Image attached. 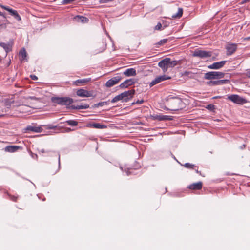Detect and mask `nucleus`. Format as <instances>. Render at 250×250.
<instances>
[{"label":"nucleus","instance_id":"c03bdc74","mask_svg":"<svg viewBox=\"0 0 250 250\" xmlns=\"http://www.w3.org/2000/svg\"><path fill=\"white\" fill-rule=\"evenodd\" d=\"M17 11L15 10H13V11L10 14L11 16H14V15H15Z\"/></svg>","mask_w":250,"mask_h":250},{"label":"nucleus","instance_id":"423d86ee","mask_svg":"<svg viewBox=\"0 0 250 250\" xmlns=\"http://www.w3.org/2000/svg\"><path fill=\"white\" fill-rule=\"evenodd\" d=\"M122 79V77L120 75H118L108 80L105 83V86L107 87H111L117 84Z\"/></svg>","mask_w":250,"mask_h":250},{"label":"nucleus","instance_id":"6e6552de","mask_svg":"<svg viewBox=\"0 0 250 250\" xmlns=\"http://www.w3.org/2000/svg\"><path fill=\"white\" fill-rule=\"evenodd\" d=\"M170 79V77L167 76L165 75L159 76L155 78L152 82L149 83L150 87H152L154 85L166 80Z\"/></svg>","mask_w":250,"mask_h":250},{"label":"nucleus","instance_id":"a19ab883","mask_svg":"<svg viewBox=\"0 0 250 250\" xmlns=\"http://www.w3.org/2000/svg\"><path fill=\"white\" fill-rule=\"evenodd\" d=\"M39 152L40 153H45V152H46V153L50 152L51 151H50V150H46V151H45L44 149H42L41 150H39Z\"/></svg>","mask_w":250,"mask_h":250},{"label":"nucleus","instance_id":"79ce46f5","mask_svg":"<svg viewBox=\"0 0 250 250\" xmlns=\"http://www.w3.org/2000/svg\"><path fill=\"white\" fill-rule=\"evenodd\" d=\"M30 78L33 80H38V77L36 75H30Z\"/></svg>","mask_w":250,"mask_h":250},{"label":"nucleus","instance_id":"412c9836","mask_svg":"<svg viewBox=\"0 0 250 250\" xmlns=\"http://www.w3.org/2000/svg\"><path fill=\"white\" fill-rule=\"evenodd\" d=\"M89 107V104H81V105H78L77 106H75L74 105H72L70 107H69V108L72 109H87Z\"/></svg>","mask_w":250,"mask_h":250},{"label":"nucleus","instance_id":"4be33fe9","mask_svg":"<svg viewBox=\"0 0 250 250\" xmlns=\"http://www.w3.org/2000/svg\"><path fill=\"white\" fill-rule=\"evenodd\" d=\"M0 46L5 50L6 54L8 52H10L12 49V45L9 43L0 42Z\"/></svg>","mask_w":250,"mask_h":250},{"label":"nucleus","instance_id":"aec40b11","mask_svg":"<svg viewBox=\"0 0 250 250\" xmlns=\"http://www.w3.org/2000/svg\"><path fill=\"white\" fill-rule=\"evenodd\" d=\"M91 81V78H85L82 79H78L74 82H73V84L79 86L84 83H87Z\"/></svg>","mask_w":250,"mask_h":250},{"label":"nucleus","instance_id":"0eeeda50","mask_svg":"<svg viewBox=\"0 0 250 250\" xmlns=\"http://www.w3.org/2000/svg\"><path fill=\"white\" fill-rule=\"evenodd\" d=\"M230 82L229 80L224 79V80H215V81H209L207 82V84L209 86H216V85H221L225 84L227 83H229Z\"/></svg>","mask_w":250,"mask_h":250},{"label":"nucleus","instance_id":"7c9ffc66","mask_svg":"<svg viewBox=\"0 0 250 250\" xmlns=\"http://www.w3.org/2000/svg\"><path fill=\"white\" fill-rule=\"evenodd\" d=\"M0 7H1L3 9H4L6 11H7L9 14H11V13L13 11V10L14 9L11 8L9 6H5V5H3L1 4H0Z\"/></svg>","mask_w":250,"mask_h":250},{"label":"nucleus","instance_id":"cd10ccee","mask_svg":"<svg viewBox=\"0 0 250 250\" xmlns=\"http://www.w3.org/2000/svg\"><path fill=\"white\" fill-rule=\"evenodd\" d=\"M197 74V72L186 71L184 72L183 75L185 76H188L190 78H193L195 74Z\"/></svg>","mask_w":250,"mask_h":250},{"label":"nucleus","instance_id":"f03ea898","mask_svg":"<svg viewBox=\"0 0 250 250\" xmlns=\"http://www.w3.org/2000/svg\"><path fill=\"white\" fill-rule=\"evenodd\" d=\"M51 100L53 103L57 104H58L65 105L66 106L70 105L73 103V99L68 97H54L51 98Z\"/></svg>","mask_w":250,"mask_h":250},{"label":"nucleus","instance_id":"a18cd8bd","mask_svg":"<svg viewBox=\"0 0 250 250\" xmlns=\"http://www.w3.org/2000/svg\"><path fill=\"white\" fill-rule=\"evenodd\" d=\"M0 16H2L3 18H6L5 14L3 12H0Z\"/></svg>","mask_w":250,"mask_h":250},{"label":"nucleus","instance_id":"20e7f679","mask_svg":"<svg viewBox=\"0 0 250 250\" xmlns=\"http://www.w3.org/2000/svg\"><path fill=\"white\" fill-rule=\"evenodd\" d=\"M212 52L205 50L195 49L192 53V56L195 57H198L201 59H207L212 56Z\"/></svg>","mask_w":250,"mask_h":250},{"label":"nucleus","instance_id":"f257e3e1","mask_svg":"<svg viewBox=\"0 0 250 250\" xmlns=\"http://www.w3.org/2000/svg\"><path fill=\"white\" fill-rule=\"evenodd\" d=\"M166 104L168 108L165 107V109L171 111H178L185 107V104L182 99L178 97L169 96L167 99Z\"/></svg>","mask_w":250,"mask_h":250},{"label":"nucleus","instance_id":"603ef678","mask_svg":"<svg viewBox=\"0 0 250 250\" xmlns=\"http://www.w3.org/2000/svg\"><path fill=\"white\" fill-rule=\"evenodd\" d=\"M248 77L250 78V71L248 73Z\"/></svg>","mask_w":250,"mask_h":250},{"label":"nucleus","instance_id":"37998d69","mask_svg":"<svg viewBox=\"0 0 250 250\" xmlns=\"http://www.w3.org/2000/svg\"><path fill=\"white\" fill-rule=\"evenodd\" d=\"M17 11L15 10H13V11L10 14L11 16H14V15H15Z\"/></svg>","mask_w":250,"mask_h":250},{"label":"nucleus","instance_id":"72a5a7b5","mask_svg":"<svg viewBox=\"0 0 250 250\" xmlns=\"http://www.w3.org/2000/svg\"><path fill=\"white\" fill-rule=\"evenodd\" d=\"M108 102L107 101H104V102H99L98 103H97L96 104H94V106L95 107H99V106H102L105 104H107Z\"/></svg>","mask_w":250,"mask_h":250},{"label":"nucleus","instance_id":"f704fd0d","mask_svg":"<svg viewBox=\"0 0 250 250\" xmlns=\"http://www.w3.org/2000/svg\"><path fill=\"white\" fill-rule=\"evenodd\" d=\"M13 17L16 20L18 21L21 20V16L19 15L17 12L16 13L15 15H14Z\"/></svg>","mask_w":250,"mask_h":250},{"label":"nucleus","instance_id":"4468645a","mask_svg":"<svg viewBox=\"0 0 250 250\" xmlns=\"http://www.w3.org/2000/svg\"><path fill=\"white\" fill-rule=\"evenodd\" d=\"M226 61H222L220 62H214L208 66L210 69H219L222 68L226 63Z\"/></svg>","mask_w":250,"mask_h":250},{"label":"nucleus","instance_id":"393cba45","mask_svg":"<svg viewBox=\"0 0 250 250\" xmlns=\"http://www.w3.org/2000/svg\"><path fill=\"white\" fill-rule=\"evenodd\" d=\"M19 55L21 57V59L22 60H24L26 59L27 57V53L26 52V50L25 48H22L19 52Z\"/></svg>","mask_w":250,"mask_h":250},{"label":"nucleus","instance_id":"f8f14e48","mask_svg":"<svg viewBox=\"0 0 250 250\" xmlns=\"http://www.w3.org/2000/svg\"><path fill=\"white\" fill-rule=\"evenodd\" d=\"M151 118L154 120L158 121H171L173 120L172 116L163 115H154L151 116Z\"/></svg>","mask_w":250,"mask_h":250},{"label":"nucleus","instance_id":"09e8293b","mask_svg":"<svg viewBox=\"0 0 250 250\" xmlns=\"http://www.w3.org/2000/svg\"><path fill=\"white\" fill-rule=\"evenodd\" d=\"M245 147H246V145H245V144H243V145H242L241 146H240V148L241 149H244Z\"/></svg>","mask_w":250,"mask_h":250},{"label":"nucleus","instance_id":"49530a36","mask_svg":"<svg viewBox=\"0 0 250 250\" xmlns=\"http://www.w3.org/2000/svg\"><path fill=\"white\" fill-rule=\"evenodd\" d=\"M58 164H59V167H60V155L59 154H58Z\"/></svg>","mask_w":250,"mask_h":250},{"label":"nucleus","instance_id":"c85d7f7f","mask_svg":"<svg viewBox=\"0 0 250 250\" xmlns=\"http://www.w3.org/2000/svg\"><path fill=\"white\" fill-rule=\"evenodd\" d=\"M65 123L71 126H76L78 124V122L74 120H69L66 121Z\"/></svg>","mask_w":250,"mask_h":250},{"label":"nucleus","instance_id":"58836bf2","mask_svg":"<svg viewBox=\"0 0 250 250\" xmlns=\"http://www.w3.org/2000/svg\"><path fill=\"white\" fill-rule=\"evenodd\" d=\"M6 28V25L4 24H2L0 25V31L2 29H5Z\"/></svg>","mask_w":250,"mask_h":250},{"label":"nucleus","instance_id":"5701e85b","mask_svg":"<svg viewBox=\"0 0 250 250\" xmlns=\"http://www.w3.org/2000/svg\"><path fill=\"white\" fill-rule=\"evenodd\" d=\"M74 19L78 21H80L82 23H86L88 21V19L85 17L83 16L78 15L76 16Z\"/></svg>","mask_w":250,"mask_h":250},{"label":"nucleus","instance_id":"de8ad7c7","mask_svg":"<svg viewBox=\"0 0 250 250\" xmlns=\"http://www.w3.org/2000/svg\"><path fill=\"white\" fill-rule=\"evenodd\" d=\"M126 174L127 175H129L131 174V172L129 171V169L125 171Z\"/></svg>","mask_w":250,"mask_h":250},{"label":"nucleus","instance_id":"c9c22d12","mask_svg":"<svg viewBox=\"0 0 250 250\" xmlns=\"http://www.w3.org/2000/svg\"><path fill=\"white\" fill-rule=\"evenodd\" d=\"M113 0H100V3H106L113 1Z\"/></svg>","mask_w":250,"mask_h":250},{"label":"nucleus","instance_id":"c756f323","mask_svg":"<svg viewBox=\"0 0 250 250\" xmlns=\"http://www.w3.org/2000/svg\"><path fill=\"white\" fill-rule=\"evenodd\" d=\"M168 39H163L162 40H161L160 41L157 42L155 44V46L158 47L159 46L162 45L165 43H166L167 42Z\"/></svg>","mask_w":250,"mask_h":250},{"label":"nucleus","instance_id":"a211bd4d","mask_svg":"<svg viewBox=\"0 0 250 250\" xmlns=\"http://www.w3.org/2000/svg\"><path fill=\"white\" fill-rule=\"evenodd\" d=\"M20 147L17 146H8L5 147L4 150L6 152L13 153L17 151Z\"/></svg>","mask_w":250,"mask_h":250},{"label":"nucleus","instance_id":"2f4dec72","mask_svg":"<svg viewBox=\"0 0 250 250\" xmlns=\"http://www.w3.org/2000/svg\"><path fill=\"white\" fill-rule=\"evenodd\" d=\"M120 100H122V97L121 94L114 97L111 101L112 103H115Z\"/></svg>","mask_w":250,"mask_h":250},{"label":"nucleus","instance_id":"864d4df0","mask_svg":"<svg viewBox=\"0 0 250 250\" xmlns=\"http://www.w3.org/2000/svg\"><path fill=\"white\" fill-rule=\"evenodd\" d=\"M196 172L197 173H200V171H199L197 169L196 170Z\"/></svg>","mask_w":250,"mask_h":250},{"label":"nucleus","instance_id":"473e14b6","mask_svg":"<svg viewBox=\"0 0 250 250\" xmlns=\"http://www.w3.org/2000/svg\"><path fill=\"white\" fill-rule=\"evenodd\" d=\"M185 167L188 168V169H194L195 167V166L193 164L189 163H186L183 165Z\"/></svg>","mask_w":250,"mask_h":250},{"label":"nucleus","instance_id":"a878e982","mask_svg":"<svg viewBox=\"0 0 250 250\" xmlns=\"http://www.w3.org/2000/svg\"><path fill=\"white\" fill-rule=\"evenodd\" d=\"M182 14H183V9L181 8H179L176 14H173L172 16V17L173 18H175H175H180V17H182Z\"/></svg>","mask_w":250,"mask_h":250},{"label":"nucleus","instance_id":"4c0bfd02","mask_svg":"<svg viewBox=\"0 0 250 250\" xmlns=\"http://www.w3.org/2000/svg\"><path fill=\"white\" fill-rule=\"evenodd\" d=\"M143 103H144V100H138L136 101V102H133L132 103V104H142Z\"/></svg>","mask_w":250,"mask_h":250},{"label":"nucleus","instance_id":"6ab92c4d","mask_svg":"<svg viewBox=\"0 0 250 250\" xmlns=\"http://www.w3.org/2000/svg\"><path fill=\"white\" fill-rule=\"evenodd\" d=\"M202 183L201 182L193 183L188 186L189 189L193 190H200L202 188Z\"/></svg>","mask_w":250,"mask_h":250},{"label":"nucleus","instance_id":"5fc2aeb1","mask_svg":"<svg viewBox=\"0 0 250 250\" xmlns=\"http://www.w3.org/2000/svg\"><path fill=\"white\" fill-rule=\"evenodd\" d=\"M217 98V97H213V98H214V99H216V98Z\"/></svg>","mask_w":250,"mask_h":250},{"label":"nucleus","instance_id":"3c124183","mask_svg":"<svg viewBox=\"0 0 250 250\" xmlns=\"http://www.w3.org/2000/svg\"><path fill=\"white\" fill-rule=\"evenodd\" d=\"M16 199H17L16 197L13 196V197H11V200L14 201H16Z\"/></svg>","mask_w":250,"mask_h":250},{"label":"nucleus","instance_id":"39448f33","mask_svg":"<svg viewBox=\"0 0 250 250\" xmlns=\"http://www.w3.org/2000/svg\"><path fill=\"white\" fill-rule=\"evenodd\" d=\"M228 99L234 103L242 104L247 102V100L238 95L233 94L228 96Z\"/></svg>","mask_w":250,"mask_h":250},{"label":"nucleus","instance_id":"b1692460","mask_svg":"<svg viewBox=\"0 0 250 250\" xmlns=\"http://www.w3.org/2000/svg\"><path fill=\"white\" fill-rule=\"evenodd\" d=\"M167 60H168L167 62L168 67H174L178 64V61L176 60L171 61V59L169 58H167Z\"/></svg>","mask_w":250,"mask_h":250},{"label":"nucleus","instance_id":"9d476101","mask_svg":"<svg viewBox=\"0 0 250 250\" xmlns=\"http://www.w3.org/2000/svg\"><path fill=\"white\" fill-rule=\"evenodd\" d=\"M24 132L29 133L30 132H33L36 133H40L42 131V128L41 126H37L35 125H28L26 128L24 129Z\"/></svg>","mask_w":250,"mask_h":250},{"label":"nucleus","instance_id":"dca6fc26","mask_svg":"<svg viewBox=\"0 0 250 250\" xmlns=\"http://www.w3.org/2000/svg\"><path fill=\"white\" fill-rule=\"evenodd\" d=\"M135 83L134 79H129L125 81L119 85V87L121 88H127L129 86L132 85Z\"/></svg>","mask_w":250,"mask_h":250},{"label":"nucleus","instance_id":"9b49d317","mask_svg":"<svg viewBox=\"0 0 250 250\" xmlns=\"http://www.w3.org/2000/svg\"><path fill=\"white\" fill-rule=\"evenodd\" d=\"M237 48V44L229 43L226 46V49L227 51V55L228 56L233 54Z\"/></svg>","mask_w":250,"mask_h":250},{"label":"nucleus","instance_id":"8fccbe9b","mask_svg":"<svg viewBox=\"0 0 250 250\" xmlns=\"http://www.w3.org/2000/svg\"><path fill=\"white\" fill-rule=\"evenodd\" d=\"M243 40H244V41H248V40H250V37H248L244 38Z\"/></svg>","mask_w":250,"mask_h":250},{"label":"nucleus","instance_id":"1a4fd4ad","mask_svg":"<svg viewBox=\"0 0 250 250\" xmlns=\"http://www.w3.org/2000/svg\"><path fill=\"white\" fill-rule=\"evenodd\" d=\"M135 93L134 90H130L121 93L122 97V101L126 102L130 99Z\"/></svg>","mask_w":250,"mask_h":250},{"label":"nucleus","instance_id":"2eb2a0df","mask_svg":"<svg viewBox=\"0 0 250 250\" xmlns=\"http://www.w3.org/2000/svg\"><path fill=\"white\" fill-rule=\"evenodd\" d=\"M168 61V60H167V58H166L165 59L161 60L158 63L159 67L161 68L162 70L164 72H166V71H167V70L168 69V63H168L167 62Z\"/></svg>","mask_w":250,"mask_h":250},{"label":"nucleus","instance_id":"f3484780","mask_svg":"<svg viewBox=\"0 0 250 250\" xmlns=\"http://www.w3.org/2000/svg\"><path fill=\"white\" fill-rule=\"evenodd\" d=\"M123 74L127 77L135 76L136 75V71L133 68H128L123 72Z\"/></svg>","mask_w":250,"mask_h":250},{"label":"nucleus","instance_id":"ddd939ff","mask_svg":"<svg viewBox=\"0 0 250 250\" xmlns=\"http://www.w3.org/2000/svg\"><path fill=\"white\" fill-rule=\"evenodd\" d=\"M77 95L81 97H89L92 96L90 91L83 89H79L76 92Z\"/></svg>","mask_w":250,"mask_h":250},{"label":"nucleus","instance_id":"bb28decb","mask_svg":"<svg viewBox=\"0 0 250 250\" xmlns=\"http://www.w3.org/2000/svg\"><path fill=\"white\" fill-rule=\"evenodd\" d=\"M90 126L93 127L95 128L98 129H103L106 127L104 125H101L99 123H93L90 125Z\"/></svg>","mask_w":250,"mask_h":250},{"label":"nucleus","instance_id":"e433bc0d","mask_svg":"<svg viewBox=\"0 0 250 250\" xmlns=\"http://www.w3.org/2000/svg\"><path fill=\"white\" fill-rule=\"evenodd\" d=\"M162 27V24L159 22L158 23V24H157V25L155 27V30H160Z\"/></svg>","mask_w":250,"mask_h":250},{"label":"nucleus","instance_id":"ea45409f","mask_svg":"<svg viewBox=\"0 0 250 250\" xmlns=\"http://www.w3.org/2000/svg\"><path fill=\"white\" fill-rule=\"evenodd\" d=\"M31 156L32 158L37 159L38 158V155L36 154L31 153Z\"/></svg>","mask_w":250,"mask_h":250},{"label":"nucleus","instance_id":"7ed1b4c3","mask_svg":"<svg viewBox=\"0 0 250 250\" xmlns=\"http://www.w3.org/2000/svg\"><path fill=\"white\" fill-rule=\"evenodd\" d=\"M225 74L222 72L210 71L204 75V78L206 80L219 79L224 77Z\"/></svg>","mask_w":250,"mask_h":250}]
</instances>
